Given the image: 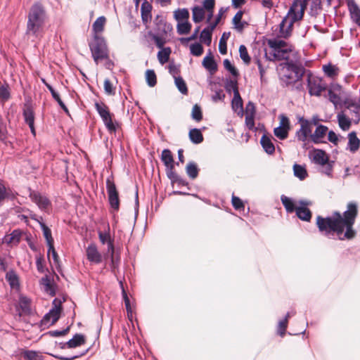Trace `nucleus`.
<instances>
[{
    "instance_id": "obj_1",
    "label": "nucleus",
    "mask_w": 360,
    "mask_h": 360,
    "mask_svg": "<svg viewBox=\"0 0 360 360\" xmlns=\"http://www.w3.org/2000/svg\"><path fill=\"white\" fill-rule=\"evenodd\" d=\"M357 214V205L355 202H349L347 210L342 214L335 211L331 217L318 216L316 226L319 231L328 238H333L336 234L341 240H351L356 236L353 226Z\"/></svg>"
},
{
    "instance_id": "obj_2",
    "label": "nucleus",
    "mask_w": 360,
    "mask_h": 360,
    "mask_svg": "<svg viewBox=\"0 0 360 360\" xmlns=\"http://www.w3.org/2000/svg\"><path fill=\"white\" fill-rule=\"evenodd\" d=\"M47 18L44 6L40 2H35L27 15L25 34L30 38L38 39L42 36L44 26Z\"/></svg>"
},
{
    "instance_id": "obj_3",
    "label": "nucleus",
    "mask_w": 360,
    "mask_h": 360,
    "mask_svg": "<svg viewBox=\"0 0 360 360\" xmlns=\"http://www.w3.org/2000/svg\"><path fill=\"white\" fill-rule=\"evenodd\" d=\"M309 0H294L288 14L279 25L281 37L288 38L292 32L293 24L302 19L304 11Z\"/></svg>"
},
{
    "instance_id": "obj_4",
    "label": "nucleus",
    "mask_w": 360,
    "mask_h": 360,
    "mask_svg": "<svg viewBox=\"0 0 360 360\" xmlns=\"http://www.w3.org/2000/svg\"><path fill=\"white\" fill-rule=\"evenodd\" d=\"M89 48L94 61L108 58V48L103 37L95 34L93 41L89 43Z\"/></svg>"
},
{
    "instance_id": "obj_5",
    "label": "nucleus",
    "mask_w": 360,
    "mask_h": 360,
    "mask_svg": "<svg viewBox=\"0 0 360 360\" xmlns=\"http://www.w3.org/2000/svg\"><path fill=\"white\" fill-rule=\"evenodd\" d=\"M95 108L102 119L105 127L110 133L116 131V126L112 122V115L110 112L108 107L103 103H95Z\"/></svg>"
},
{
    "instance_id": "obj_6",
    "label": "nucleus",
    "mask_w": 360,
    "mask_h": 360,
    "mask_svg": "<svg viewBox=\"0 0 360 360\" xmlns=\"http://www.w3.org/2000/svg\"><path fill=\"white\" fill-rule=\"evenodd\" d=\"M62 302L58 298H55L53 301V308L44 315L41 320V325L51 326L53 325L60 318L62 310Z\"/></svg>"
},
{
    "instance_id": "obj_7",
    "label": "nucleus",
    "mask_w": 360,
    "mask_h": 360,
    "mask_svg": "<svg viewBox=\"0 0 360 360\" xmlns=\"http://www.w3.org/2000/svg\"><path fill=\"white\" fill-rule=\"evenodd\" d=\"M307 87L311 96H319L321 92L326 89V84L321 78L309 73L307 75Z\"/></svg>"
},
{
    "instance_id": "obj_8",
    "label": "nucleus",
    "mask_w": 360,
    "mask_h": 360,
    "mask_svg": "<svg viewBox=\"0 0 360 360\" xmlns=\"http://www.w3.org/2000/svg\"><path fill=\"white\" fill-rule=\"evenodd\" d=\"M106 189L110 207L115 211H118L120 208L118 191L114 181L110 178L106 179Z\"/></svg>"
},
{
    "instance_id": "obj_9",
    "label": "nucleus",
    "mask_w": 360,
    "mask_h": 360,
    "mask_svg": "<svg viewBox=\"0 0 360 360\" xmlns=\"http://www.w3.org/2000/svg\"><path fill=\"white\" fill-rule=\"evenodd\" d=\"M288 70L294 75H285L288 79L297 82L301 79L305 73V68L300 63L294 62L292 60L287 62Z\"/></svg>"
},
{
    "instance_id": "obj_10",
    "label": "nucleus",
    "mask_w": 360,
    "mask_h": 360,
    "mask_svg": "<svg viewBox=\"0 0 360 360\" xmlns=\"http://www.w3.org/2000/svg\"><path fill=\"white\" fill-rule=\"evenodd\" d=\"M299 122L300 129L296 132V137L298 141L305 142L307 137L311 134V126L310 122L304 117H300Z\"/></svg>"
},
{
    "instance_id": "obj_11",
    "label": "nucleus",
    "mask_w": 360,
    "mask_h": 360,
    "mask_svg": "<svg viewBox=\"0 0 360 360\" xmlns=\"http://www.w3.org/2000/svg\"><path fill=\"white\" fill-rule=\"evenodd\" d=\"M300 204L302 206L297 207V209L295 210L297 217L302 221H309L311 219L312 214H311V212L310 211V210L308 209L307 207H306V206L310 205L311 202H307V201L300 200Z\"/></svg>"
},
{
    "instance_id": "obj_12",
    "label": "nucleus",
    "mask_w": 360,
    "mask_h": 360,
    "mask_svg": "<svg viewBox=\"0 0 360 360\" xmlns=\"http://www.w3.org/2000/svg\"><path fill=\"white\" fill-rule=\"evenodd\" d=\"M87 259L95 264H100L102 262V255L98 252L96 245L91 243L86 249Z\"/></svg>"
},
{
    "instance_id": "obj_13",
    "label": "nucleus",
    "mask_w": 360,
    "mask_h": 360,
    "mask_svg": "<svg viewBox=\"0 0 360 360\" xmlns=\"http://www.w3.org/2000/svg\"><path fill=\"white\" fill-rule=\"evenodd\" d=\"M30 197L31 200L38 205L39 208L42 210H46L51 205L49 200L38 192H30Z\"/></svg>"
},
{
    "instance_id": "obj_14",
    "label": "nucleus",
    "mask_w": 360,
    "mask_h": 360,
    "mask_svg": "<svg viewBox=\"0 0 360 360\" xmlns=\"http://www.w3.org/2000/svg\"><path fill=\"white\" fill-rule=\"evenodd\" d=\"M161 160L166 167V174L174 170V161L171 151L164 149L162 152Z\"/></svg>"
},
{
    "instance_id": "obj_15",
    "label": "nucleus",
    "mask_w": 360,
    "mask_h": 360,
    "mask_svg": "<svg viewBox=\"0 0 360 360\" xmlns=\"http://www.w3.org/2000/svg\"><path fill=\"white\" fill-rule=\"evenodd\" d=\"M290 51V49H288L274 50L273 53H270V56H269L266 51H265L264 56L269 60H288V53Z\"/></svg>"
},
{
    "instance_id": "obj_16",
    "label": "nucleus",
    "mask_w": 360,
    "mask_h": 360,
    "mask_svg": "<svg viewBox=\"0 0 360 360\" xmlns=\"http://www.w3.org/2000/svg\"><path fill=\"white\" fill-rule=\"evenodd\" d=\"M31 218L39 222L40 227L43 231V235L44 238H46L47 245H49L50 244H53V239L51 236V229L42 221L43 219L41 217L39 218H37L35 214H32Z\"/></svg>"
},
{
    "instance_id": "obj_17",
    "label": "nucleus",
    "mask_w": 360,
    "mask_h": 360,
    "mask_svg": "<svg viewBox=\"0 0 360 360\" xmlns=\"http://www.w3.org/2000/svg\"><path fill=\"white\" fill-rule=\"evenodd\" d=\"M22 231L20 229H15L9 235H6L3 238V243L11 245H17L22 238Z\"/></svg>"
},
{
    "instance_id": "obj_18",
    "label": "nucleus",
    "mask_w": 360,
    "mask_h": 360,
    "mask_svg": "<svg viewBox=\"0 0 360 360\" xmlns=\"http://www.w3.org/2000/svg\"><path fill=\"white\" fill-rule=\"evenodd\" d=\"M152 5L147 1L144 0L141 7V19L143 24L147 25L151 21L152 15Z\"/></svg>"
},
{
    "instance_id": "obj_19",
    "label": "nucleus",
    "mask_w": 360,
    "mask_h": 360,
    "mask_svg": "<svg viewBox=\"0 0 360 360\" xmlns=\"http://www.w3.org/2000/svg\"><path fill=\"white\" fill-rule=\"evenodd\" d=\"M348 143L347 149L351 153L356 152L360 146V140L356 136L355 131H352L348 134Z\"/></svg>"
},
{
    "instance_id": "obj_20",
    "label": "nucleus",
    "mask_w": 360,
    "mask_h": 360,
    "mask_svg": "<svg viewBox=\"0 0 360 360\" xmlns=\"http://www.w3.org/2000/svg\"><path fill=\"white\" fill-rule=\"evenodd\" d=\"M328 131L326 126L319 124L314 134H311V139L314 143H319L321 142V139L324 137Z\"/></svg>"
},
{
    "instance_id": "obj_21",
    "label": "nucleus",
    "mask_w": 360,
    "mask_h": 360,
    "mask_svg": "<svg viewBox=\"0 0 360 360\" xmlns=\"http://www.w3.org/2000/svg\"><path fill=\"white\" fill-rule=\"evenodd\" d=\"M231 107L235 112L238 115L243 116V100L239 92H237L236 95H233V98L231 101Z\"/></svg>"
},
{
    "instance_id": "obj_22",
    "label": "nucleus",
    "mask_w": 360,
    "mask_h": 360,
    "mask_svg": "<svg viewBox=\"0 0 360 360\" xmlns=\"http://www.w3.org/2000/svg\"><path fill=\"white\" fill-rule=\"evenodd\" d=\"M313 162L319 165H325L329 162L328 157L323 150H315L312 158Z\"/></svg>"
},
{
    "instance_id": "obj_23",
    "label": "nucleus",
    "mask_w": 360,
    "mask_h": 360,
    "mask_svg": "<svg viewBox=\"0 0 360 360\" xmlns=\"http://www.w3.org/2000/svg\"><path fill=\"white\" fill-rule=\"evenodd\" d=\"M85 343V337L82 334H75L72 339L65 342L68 348H75Z\"/></svg>"
},
{
    "instance_id": "obj_24",
    "label": "nucleus",
    "mask_w": 360,
    "mask_h": 360,
    "mask_svg": "<svg viewBox=\"0 0 360 360\" xmlns=\"http://www.w3.org/2000/svg\"><path fill=\"white\" fill-rule=\"evenodd\" d=\"M203 67L211 72H214L217 70V65L212 56L210 51L209 54L206 56L202 60Z\"/></svg>"
},
{
    "instance_id": "obj_25",
    "label": "nucleus",
    "mask_w": 360,
    "mask_h": 360,
    "mask_svg": "<svg viewBox=\"0 0 360 360\" xmlns=\"http://www.w3.org/2000/svg\"><path fill=\"white\" fill-rule=\"evenodd\" d=\"M260 143L264 148V151L269 154L272 155L275 151V146L269 136L264 134L260 140Z\"/></svg>"
},
{
    "instance_id": "obj_26",
    "label": "nucleus",
    "mask_w": 360,
    "mask_h": 360,
    "mask_svg": "<svg viewBox=\"0 0 360 360\" xmlns=\"http://www.w3.org/2000/svg\"><path fill=\"white\" fill-rule=\"evenodd\" d=\"M167 176L170 179L172 184H176L178 186H187L188 183L177 174L175 171L170 172L167 174Z\"/></svg>"
},
{
    "instance_id": "obj_27",
    "label": "nucleus",
    "mask_w": 360,
    "mask_h": 360,
    "mask_svg": "<svg viewBox=\"0 0 360 360\" xmlns=\"http://www.w3.org/2000/svg\"><path fill=\"white\" fill-rule=\"evenodd\" d=\"M192 18L195 23L202 22L205 18V11L199 6H195L192 8Z\"/></svg>"
},
{
    "instance_id": "obj_28",
    "label": "nucleus",
    "mask_w": 360,
    "mask_h": 360,
    "mask_svg": "<svg viewBox=\"0 0 360 360\" xmlns=\"http://www.w3.org/2000/svg\"><path fill=\"white\" fill-rule=\"evenodd\" d=\"M5 278L11 288L19 286V278L13 269L7 271Z\"/></svg>"
},
{
    "instance_id": "obj_29",
    "label": "nucleus",
    "mask_w": 360,
    "mask_h": 360,
    "mask_svg": "<svg viewBox=\"0 0 360 360\" xmlns=\"http://www.w3.org/2000/svg\"><path fill=\"white\" fill-rule=\"evenodd\" d=\"M213 30H212L210 25L204 28L200 34V41L206 45L210 46L212 42V34Z\"/></svg>"
},
{
    "instance_id": "obj_30",
    "label": "nucleus",
    "mask_w": 360,
    "mask_h": 360,
    "mask_svg": "<svg viewBox=\"0 0 360 360\" xmlns=\"http://www.w3.org/2000/svg\"><path fill=\"white\" fill-rule=\"evenodd\" d=\"M189 139L191 141L195 144H199L203 141V136L200 130L196 128L190 130Z\"/></svg>"
},
{
    "instance_id": "obj_31",
    "label": "nucleus",
    "mask_w": 360,
    "mask_h": 360,
    "mask_svg": "<svg viewBox=\"0 0 360 360\" xmlns=\"http://www.w3.org/2000/svg\"><path fill=\"white\" fill-rule=\"evenodd\" d=\"M281 200L288 212L292 213L296 210L297 207H295V202L290 198L282 195Z\"/></svg>"
},
{
    "instance_id": "obj_32",
    "label": "nucleus",
    "mask_w": 360,
    "mask_h": 360,
    "mask_svg": "<svg viewBox=\"0 0 360 360\" xmlns=\"http://www.w3.org/2000/svg\"><path fill=\"white\" fill-rule=\"evenodd\" d=\"M22 114L25 122L28 124L29 127H32V124H34V114L32 108L30 106L26 107L23 110Z\"/></svg>"
},
{
    "instance_id": "obj_33",
    "label": "nucleus",
    "mask_w": 360,
    "mask_h": 360,
    "mask_svg": "<svg viewBox=\"0 0 360 360\" xmlns=\"http://www.w3.org/2000/svg\"><path fill=\"white\" fill-rule=\"evenodd\" d=\"M19 307L22 314H30L31 313L30 300L27 297H20L19 300Z\"/></svg>"
},
{
    "instance_id": "obj_34",
    "label": "nucleus",
    "mask_w": 360,
    "mask_h": 360,
    "mask_svg": "<svg viewBox=\"0 0 360 360\" xmlns=\"http://www.w3.org/2000/svg\"><path fill=\"white\" fill-rule=\"evenodd\" d=\"M22 356L25 360H44L40 353L34 350H24Z\"/></svg>"
},
{
    "instance_id": "obj_35",
    "label": "nucleus",
    "mask_w": 360,
    "mask_h": 360,
    "mask_svg": "<svg viewBox=\"0 0 360 360\" xmlns=\"http://www.w3.org/2000/svg\"><path fill=\"white\" fill-rule=\"evenodd\" d=\"M186 174L192 179H195L198 175L199 169L194 162H189L186 167Z\"/></svg>"
},
{
    "instance_id": "obj_36",
    "label": "nucleus",
    "mask_w": 360,
    "mask_h": 360,
    "mask_svg": "<svg viewBox=\"0 0 360 360\" xmlns=\"http://www.w3.org/2000/svg\"><path fill=\"white\" fill-rule=\"evenodd\" d=\"M105 21L106 18L104 16H100L93 23L92 29L96 34L103 31Z\"/></svg>"
},
{
    "instance_id": "obj_37",
    "label": "nucleus",
    "mask_w": 360,
    "mask_h": 360,
    "mask_svg": "<svg viewBox=\"0 0 360 360\" xmlns=\"http://www.w3.org/2000/svg\"><path fill=\"white\" fill-rule=\"evenodd\" d=\"M231 33L230 32H224L222 36L219 40V51L221 54H226L227 53V44L226 40L229 39Z\"/></svg>"
},
{
    "instance_id": "obj_38",
    "label": "nucleus",
    "mask_w": 360,
    "mask_h": 360,
    "mask_svg": "<svg viewBox=\"0 0 360 360\" xmlns=\"http://www.w3.org/2000/svg\"><path fill=\"white\" fill-rule=\"evenodd\" d=\"M210 85H212L211 90L214 91V94L212 96V99L214 102H217L219 101H223L225 98V95L223 94V91L221 89H216V84L213 82H210Z\"/></svg>"
},
{
    "instance_id": "obj_39",
    "label": "nucleus",
    "mask_w": 360,
    "mask_h": 360,
    "mask_svg": "<svg viewBox=\"0 0 360 360\" xmlns=\"http://www.w3.org/2000/svg\"><path fill=\"white\" fill-rule=\"evenodd\" d=\"M225 89L227 92H233V95H236L238 91V82L236 79H227L225 82Z\"/></svg>"
},
{
    "instance_id": "obj_40",
    "label": "nucleus",
    "mask_w": 360,
    "mask_h": 360,
    "mask_svg": "<svg viewBox=\"0 0 360 360\" xmlns=\"http://www.w3.org/2000/svg\"><path fill=\"white\" fill-rule=\"evenodd\" d=\"M293 171L294 175L300 180H304L307 176L306 169L300 165L295 164L293 166Z\"/></svg>"
},
{
    "instance_id": "obj_41",
    "label": "nucleus",
    "mask_w": 360,
    "mask_h": 360,
    "mask_svg": "<svg viewBox=\"0 0 360 360\" xmlns=\"http://www.w3.org/2000/svg\"><path fill=\"white\" fill-rule=\"evenodd\" d=\"M171 53L170 48L167 47L163 49L158 53V58L161 64H165L169 59V55Z\"/></svg>"
},
{
    "instance_id": "obj_42",
    "label": "nucleus",
    "mask_w": 360,
    "mask_h": 360,
    "mask_svg": "<svg viewBox=\"0 0 360 360\" xmlns=\"http://www.w3.org/2000/svg\"><path fill=\"white\" fill-rule=\"evenodd\" d=\"M8 139V130L6 124L3 120L2 116L0 115V141L3 143H6Z\"/></svg>"
},
{
    "instance_id": "obj_43",
    "label": "nucleus",
    "mask_w": 360,
    "mask_h": 360,
    "mask_svg": "<svg viewBox=\"0 0 360 360\" xmlns=\"http://www.w3.org/2000/svg\"><path fill=\"white\" fill-rule=\"evenodd\" d=\"M154 24L157 27V30L159 32L166 33V22L162 15H158L154 19Z\"/></svg>"
},
{
    "instance_id": "obj_44",
    "label": "nucleus",
    "mask_w": 360,
    "mask_h": 360,
    "mask_svg": "<svg viewBox=\"0 0 360 360\" xmlns=\"http://www.w3.org/2000/svg\"><path fill=\"white\" fill-rule=\"evenodd\" d=\"M338 119L339 126L342 130L345 131L349 129L351 125V121L345 115L342 114H339L338 115Z\"/></svg>"
},
{
    "instance_id": "obj_45",
    "label": "nucleus",
    "mask_w": 360,
    "mask_h": 360,
    "mask_svg": "<svg viewBox=\"0 0 360 360\" xmlns=\"http://www.w3.org/2000/svg\"><path fill=\"white\" fill-rule=\"evenodd\" d=\"M175 84L179 91L184 95L188 94V88L186 84L181 77H175Z\"/></svg>"
},
{
    "instance_id": "obj_46",
    "label": "nucleus",
    "mask_w": 360,
    "mask_h": 360,
    "mask_svg": "<svg viewBox=\"0 0 360 360\" xmlns=\"http://www.w3.org/2000/svg\"><path fill=\"white\" fill-rule=\"evenodd\" d=\"M289 129L278 126L274 129V135L280 140H285L288 136Z\"/></svg>"
},
{
    "instance_id": "obj_47",
    "label": "nucleus",
    "mask_w": 360,
    "mask_h": 360,
    "mask_svg": "<svg viewBox=\"0 0 360 360\" xmlns=\"http://www.w3.org/2000/svg\"><path fill=\"white\" fill-rule=\"evenodd\" d=\"M267 43L273 50L283 49L286 46L285 41L276 39H269Z\"/></svg>"
},
{
    "instance_id": "obj_48",
    "label": "nucleus",
    "mask_w": 360,
    "mask_h": 360,
    "mask_svg": "<svg viewBox=\"0 0 360 360\" xmlns=\"http://www.w3.org/2000/svg\"><path fill=\"white\" fill-rule=\"evenodd\" d=\"M189 18V12L187 8H179L174 11V18L177 21L188 20Z\"/></svg>"
},
{
    "instance_id": "obj_49",
    "label": "nucleus",
    "mask_w": 360,
    "mask_h": 360,
    "mask_svg": "<svg viewBox=\"0 0 360 360\" xmlns=\"http://www.w3.org/2000/svg\"><path fill=\"white\" fill-rule=\"evenodd\" d=\"M146 79L148 85L150 87L154 86L157 83L156 75L153 70H147L146 72Z\"/></svg>"
},
{
    "instance_id": "obj_50",
    "label": "nucleus",
    "mask_w": 360,
    "mask_h": 360,
    "mask_svg": "<svg viewBox=\"0 0 360 360\" xmlns=\"http://www.w3.org/2000/svg\"><path fill=\"white\" fill-rule=\"evenodd\" d=\"M191 117L196 122H200L202 119V112L201 108L199 105L195 104L193 106L191 112Z\"/></svg>"
},
{
    "instance_id": "obj_51",
    "label": "nucleus",
    "mask_w": 360,
    "mask_h": 360,
    "mask_svg": "<svg viewBox=\"0 0 360 360\" xmlns=\"http://www.w3.org/2000/svg\"><path fill=\"white\" fill-rule=\"evenodd\" d=\"M239 54H240V57L243 60V63L246 65H249L250 63L251 58L248 54V49L245 45L240 46Z\"/></svg>"
},
{
    "instance_id": "obj_52",
    "label": "nucleus",
    "mask_w": 360,
    "mask_h": 360,
    "mask_svg": "<svg viewBox=\"0 0 360 360\" xmlns=\"http://www.w3.org/2000/svg\"><path fill=\"white\" fill-rule=\"evenodd\" d=\"M120 262V256H116L115 257V255H112V256L110 257V269H111V272L115 276H116L117 271L119 269Z\"/></svg>"
},
{
    "instance_id": "obj_53",
    "label": "nucleus",
    "mask_w": 360,
    "mask_h": 360,
    "mask_svg": "<svg viewBox=\"0 0 360 360\" xmlns=\"http://www.w3.org/2000/svg\"><path fill=\"white\" fill-rule=\"evenodd\" d=\"M176 29L177 32L179 34H186L190 32L191 29V25L188 21L181 23L179 22L177 25Z\"/></svg>"
},
{
    "instance_id": "obj_54",
    "label": "nucleus",
    "mask_w": 360,
    "mask_h": 360,
    "mask_svg": "<svg viewBox=\"0 0 360 360\" xmlns=\"http://www.w3.org/2000/svg\"><path fill=\"white\" fill-rule=\"evenodd\" d=\"M224 66L233 77H238L239 72L238 70L231 64L229 59H225L223 62Z\"/></svg>"
},
{
    "instance_id": "obj_55",
    "label": "nucleus",
    "mask_w": 360,
    "mask_h": 360,
    "mask_svg": "<svg viewBox=\"0 0 360 360\" xmlns=\"http://www.w3.org/2000/svg\"><path fill=\"white\" fill-rule=\"evenodd\" d=\"M190 51L192 55L200 56L203 53V47L200 43H194L190 46Z\"/></svg>"
},
{
    "instance_id": "obj_56",
    "label": "nucleus",
    "mask_w": 360,
    "mask_h": 360,
    "mask_svg": "<svg viewBox=\"0 0 360 360\" xmlns=\"http://www.w3.org/2000/svg\"><path fill=\"white\" fill-rule=\"evenodd\" d=\"M120 285H121V288H122V297H123V300H124V304H125V307H126V309L127 311V314L128 315L129 314V313H131V304H130V300H129V298L128 297V295L123 287V284H122V282L120 281Z\"/></svg>"
},
{
    "instance_id": "obj_57",
    "label": "nucleus",
    "mask_w": 360,
    "mask_h": 360,
    "mask_svg": "<svg viewBox=\"0 0 360 360\" xmlns=\"http://www.w3.org/2000/svg\"><path fill=\"white\" fill-rule=\"evenodd\" d=\"M104 90L105 94L110 96L115 94V88L109 79H105L104 81Z\"/></svg>"
},
{
    "instance_id": "obj_58",
    "label": "nucleus",
    "mask_w": 360,
    "mask_h": 360,
    "mask_svg": "<svg viewBox=\"0 0 360 360\" xmlns=\"http://www.w3.org/2000/svg\"><path fill=\"white\" fill-rule=\"evenodd\" d=\"M323 70L328 77H333L336 75V68L330 64L324 65L323 66Z\"/></svg>"
},
{
    "instance_id": "obj_59",
    "label": "nucleus",
    "mask_w": 360,
    "mask_h": 360,
    "mask_svg": "<svg viewBox=\"0 0 360 360\" xmlns=\"http://www.w3.org/2000/svg\"><path fill=\"white\" fill-rule=\"evenodd\" d=\"M49 250H48V255L49 256L50 254H51L52 258L53 259L54 263L57 265L59 263V257L58 255L57 252L56 251L53 244H50L48 245Z\"/></svg>"
},
{
    "instance_id": "obj_60",
    "label": "nucleus",
    "mask_w": 360,
    "mask_h": 360,
    "mask_svg": "<svg viewBox=\"0 0 360 360\" xmlns=\"http://www.w3.org/2000/svg\"><path fill=\"white\" fill-rule=\"evenodd\" d=\"M69 330H70V327L68 326L66 328L61 330H50L48 332V334L51 337H60V336H63V335H66L69 332Z\"/></svg>"
},
{
    "instance_id": "obj_61",
    "label": "nucleus",
    "mask_w": 360,
    "mask_h": 360,
    "mask_svg": "<svg viewBox=\"0 0 360 360\" xmlns=\"http://www.w3.org/2000/svg\"><path fill=\"white\" fill-rule=\"evenodd\" d=\"M10 98V92L8 86H0V98L3 101H7Z\"/></svg>"
},
{
    "instance_id": "obj_62",
    "label": "nucleus",
    "mask_w": 360,
    "mask_h": 360,
    "mask_svg": "<svg viewBox=\"0 0 360 360\" xmlns=\"http://www.w3.org/2000/svg\"><path fill=\"white\" fill-rule=\"evenodd\" d=\"M288 326V321L287 319H283L278 322V333L283 336Z\"/></svg>"
},
{
    "instance_id": "obj_63",
    "label": "nucleus",
    "mask_w": 360,
    "mask_h": 360,
    "mask_svg": "<svg viewBox=\"0 0 360 360\" xmlns=\"http://www.w3.org/2000/svg\"><path fill=\"white\" fill-rule=\"evenodd\" d=\"M98 238L102 244H108L109 240H112L109 232L98 231Z\"/></svg>"
},
{
    "instance_id": "obj_64",
    "label": "nucleus",
    "mask_w": 360,
    "mask_h": 360,
    "mask_svg": "<svg viewBox=\"0 0 360 360\" xmlns=\"http://www.w3.org/2000/svg\"><path fill=\"white\" fill-rule=\"evenodd\" d=\"M215 6V0H204L202 7L204 11L214 10Z\"/></svg>"
}]
</instances>
